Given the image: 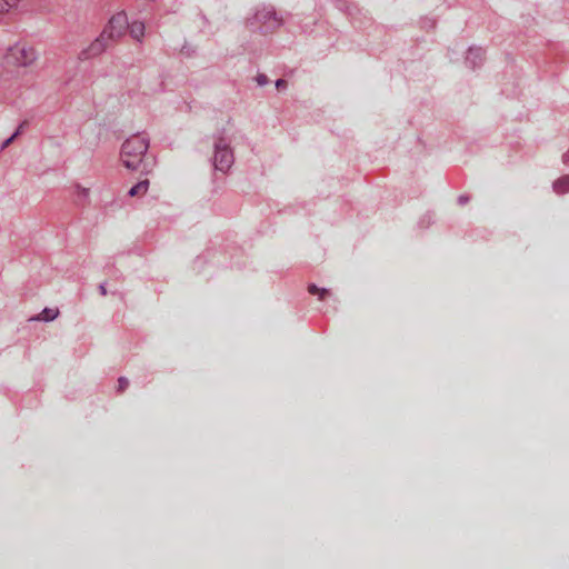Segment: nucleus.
Segmentation results:
<instances>
[{
	"label": "nucleus",
	"instance_id": "6",
	"mask_svg": "<svg viewBox=\"0 0 569 569\" xmlns=\"http://www.w3.org/2000/svg\"><path fill=\"white\" fill-rule=\"evenodd\" d=\"M59 316L58 308H44L41 313L36 317H32L30 320L32 321H51L54 320Z\"/></svg>",
	"mask_w": 569,
	"mask_h": 569
},
{
	"label": "nucleus",
	"instance_id": "2",
	"mask_svg": "<svg viewBox=\"0 0 569 569\" xmlns=\"http://www.w3.org/2000/svg\"><path fill=\"white\" fill-rule=\"evenodd\" d=\"M37 51L27 43H16L10 47L4 56V64L8 67L28 68L37 60Z\"/></svg>",
	"mask_w": 569,
	"mask_h": 569
},
{
	"label": "nucleus",
	"instance_id": "18",
	"mask_svg": "<svg viewBox=\"0 0 569 569\" xmlns=\"http://www.w3.org/2000/svg\"><path fill=\"white\" fill-rule=\"evenodd\" d=\"M272 26H278V21L273 18L271 21Z\"/></svg>",
	"mask_w": 569,
	"mask_h": 569
},
{
	"label": "nucleus",
	"instance_id": "3",
	"mask_svg": "<svg viewBox=\"0 0 569 569\" xmlns=\"http://www.w3.org/2000/svg\"><path fill=\"white\" fill-rule=\"evenodd\" d=\"M129 23L124 12H118L111 17L108 26L101 32L104 38L112 43L120 39L128 30Z\"/></svg>",
	"mask_w": 569,
	"mask_h": 569
},
{
	"label": "nucleus",
	"instance_id": "8",
	"mask_svg": "<svg viewBox=\"0 0 569 569\" xmlns=\"http://www.w3.org/2000/svg\"><path fill=\"white\" fill-rule=\"evenodd\" d=\"M148 187H149V181L142 180L129 190V196L136 197V196L144 194L148 190Z\"/></svg>",
	"mask_w": 569,
	"mask_h": 569
},
{
	"label": "nucleus",
	"instance_id": "4",
	"mask_svg": "<svg viewBox=\"0 0 569 569\" xmlns=\"http://www.w3.org/2000/svg\"><path fill=\"white\" fill-rule=\"evenodd\" d=\"M233 162V154L228 146L219 141L216 144L214 167L220 171H227Z\"/></svg>",
	"mask_w": 569,
	"mask_h": 569
},
{
	"label": "nucleus",
	"instance_id": "16",
	"mask_svg": "<svg viewBox=\"0 0 569 569\" xmlns=\"http://www.w3.org/2000/svg\"><path fill=\"white\" fill-rule=\"evenodd\" d=\"M266 82H267V78H266V76H260V77L258 78V83H259L260 86L264 84Z\"/></svg>",
	"mask_w": 569,
	"mask_h": 569
},
{
	"label": "nucleus",
	"instance_id": "5",
	"mask_svg": "<svg viewBox=\"0 0 569 569\" xmlns=\"http://www.w3.org/2000/svg\"><path fill=\"white\" fill-rule=\"evenodd\" d=\"M111 43L100 34L87 48L82 49L79 53V59L88 60L101 54Z\"/></svg>",
	"mask_w": 569,
	"mask_h": 569
},
{
	"label": "nucleus",
	"instance_id": "13",
	"mask_svg": "<svg viewBox=\"0 0 569 569\" xmlns=\"http://www.w3.org/2000/svg\"><path fill=\"white\" fill-rule=\"evenodd\" d=\"M128 386H129V381L127 378H124V377L119 378V380H118L119 391H124Z\"/></svg>",
	"mask_w": 569,
	"mask_h": 569
},
{
	"label": "nucleus",
	"instance_id": "11",
	"mask_svg": "<svg viewBox=\"0 0 569 569\" xmlns=\"http://www.w3.org/2000/svg\"><path fill=\"white\" fill-rule=\"evenodd\" d=\"M74 194L78 200H86L89 196V188L82 187L80 184L74 186Z\"/></svg>",
	"mask_w": 569,
	"mask_h": 569
},
{
	"label": "nucleus",
	"instance_id": "7",
	"mask_svg": "<svg viewBox=\"0 0 569 569\" xmlns=\"http://www.w3.org/2000/svg\"><path fill=\"white\" fill-rule=\"evenodd\" d=\"M130 34L133 39L140 41L144 34V24L141 21H133L128 27Z\"/></svg>",
	"mask_w": 569,
	"mask_h": 569
},
{
	"label": "nucleus",
	"instance_id": "10",
	"mask_svg": "<svg viewBox=\"0 0 569 569\" xmlns=\"http://www.w3.org/2000/svg\"><path fill=\"white\" fill-rule=\"evenodd\" d=\"M553 189L557 193H565L569 190V177H565L555 182Z\"/></svg>",
	"mask_w": 569,
	"mask_h": 569
},
{
	"label": "nucleus",
	"instance_id": "15",
	"mask_svg": "<svg viewBox=\"0 0 569 569\" xmlns=\"http://www.w3.org/2000/svg\"><path fill=\"white\" fill-rule=\"evenodd\" d=\"M18 134H19V129L17 130V132L12 137L7 139V141L4 142V147H8Z\"/></svg>",
	"mask_w": 569,
	"mask_h": 569
},
{
	"label": "nucleus",
	"instance_id": "9",
	"mask_svg": "<svg viewBox=\"0 0 569 569\" xmlns=\"http://www.w3.org/2000/svg\"><path fill=\"white\" fill-rule=\"evenodd\" d=\"M20 0H0V14L10 12L16 9Z\"/></svg>",
	"mask_w": 569,
	"mask_h": 569
},
{
	"label": "nucleus",
	"instance_id": "14",
	"mask_svg": "<svg viewBox=\"0 0 569 569\" xmlns=\"http://www.w3.org/2000/svg\"><path fill=\"white\" fill-rule=\"evenodd\" d=\"M286 86H287V81H286V80H283V79H279V80H277V82H276V87H277V89H278V90H280V89H282V88H286Z\"/></svg>",
	"mask_w": 569,
	"mask_h": 569
},
{
	"label": "nucleus",
	"instance_id": "17",
	"mask_svg": "<svg viewBox=\"0 0 569 569\" xmlns=\"http://www.w3.org/2000/svg\"><path fill=\"white\" fill-rule=\"evenodd\" d=\"M100 292L101 295H107V290H106V287L104 286H100Z\"/></svg>",
	"mask_w": 569,
	"mask_h": 569
},
{
	"label": "nucleus",
	"instance_id": "12",
	"mask_svg": "<svg viewBox=\"0 0 569 569\" xmlns=\"http://www.w3.org/2000/svg\"><path fill=\"white\" fill-rule=\"evenodd\" d=\"M308 291L310 295H318L319 299H325V297L328 295V290L323 288H318L316 284H310L308 287Z\"/></svg>",
	"mask_w": 569,
	"mask_h": 569
},
{
	"label": "nucleus",
	"instance_id": "1",
	"mask_svg": "<svg viewBox=\"0 0 569 569\" xmlns=\"http://www.w3.org/2000/svg\"><path fill=\"white\" fill-rule=\"evenodd\" d=\"M149 148L148 140L142 136H132L121 148V161L129 170H138L144 153Z\"/></svg>",
	"mask_w": 569,
	"mask_h": 569
}]
</instances>
